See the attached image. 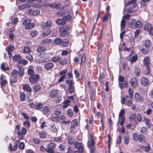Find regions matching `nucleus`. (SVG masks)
<instances>
[{"label": "nucleus", "mask_w": 153, "mask_h": 153, "mask_svg": "<svg viewBox=\"0 0 153 153\" xmlns=\"http://www.w3.org/2000/svg\"><path fill=\"white\" fill-rule=\"evenodd\" d=\"M68 69H65L60 71L59 74L61 76L58 80V82L60 83L64 81L65 79V83L68 84V91L70 94H72L75 91V86L74 84V82L73 79V76L72 72L67 73Z\"/></svg>", "instance_id": "nucleus-1"}, {"label": "nucleus", "mask_w": 153, "mask_h": 153, "mask_svg": "<svg viewBox=\"0 0 153 153\" xmlns=\"http://www.w3.org/2000/svg\"><path fill=\"white\" fill-rule=\"evenodd\" d=\"M53 22L50 20H48L42 24V32L44 36H47L50 34L51 31L50 28Z\"/></svg>", "instance_id": "nucleus-2"}, {"label": "nucleus", "mask_w": 153, "mask_h": 153, "mask_svg": "<svg viewBox=\"0 0 153 153\" xmlns=\"http://www.w3.org/2000/svg\"><path fill=\"white\" fill-rule=\"evenodd\" d=\"M151 43L149 40H146L143 45L140 47L141 52L144 54H147L149 52V48L151 46Z\"/></svg>", "instance_id": "nucleus-3"}, {"label": "nucleus", "mask_w": 153, "mask_h": 153, "mask_svg": "<svg viewBox=\"0 0 153 153\" xmlns=\"http://www.w3.org/2000/svg\"><path fill=\"white\" fill-rule=\"evenodd\" d=\"M70 27L68 25L63 26L59 28V34L61 36L65 37L68 35L70 33Z\"/></svg>", "instance_id": "nucleus-4"}, {"label": "nucleus", "mask_w": 153, "mask_h": 153, "mask_svg": "<svg viewBox=\"0 0 153 153\" xmlns=\"http://www.w3.org/2000/svg\"><path fill=\"white\" fill-rule=\"evenodd\" d=\"M133 138L135 141H139L140 143H145L146 142V137L142 134L138 135L136 133H134Z\"/></svg>", "instance_id": "nucleus-5"}, {"label": "nucleus", "mask_w": 153, "mask_h": 153, "mask_svg": "<svg viewBox=\"0 0 153 153\" xmlns=\"http://www.w3.org/2000/svg\"><path fill=\"white\" fill-rule=\"evenodd\" d=\"M85 128L88 129V135L90 136L91 137V140H88L87 143V145L88 147L90 149L95 148L94 146L95 143L93 138V135L89 132V131L88 130V126L87 124L85 127Z\"/></svg>", "instance_id": "nucleus-6"}, {"label": "nucleus", "mask_w": 153, "mask_h": 153, "mask_svg": "<svg viewBox=\"0 0 153 153\" xmlns=\"http://www.w3.org/2000/svg\"><path fill=\"white\" fill-rule=\"evenodd\" d=\"M132 98L129 97V96L128 95H126L125 97H123L121 100V103L123 104H125V102L126 101V105L129 106H131L133 103V102L131 100Z\"/></svg>", "instance_id": "nucleus-7"}, {"label": "nucleus", "mask_w": 153, "mask_h": 153, "mask_svg": "<svg viewBox=\"0 0 153 153\" xmlns=\"http://www.w3.org/2000/svg\"><path fill=\"white\" fill-rule=\"evenodd\" d=\"M31 20L30 19H24L23 21L22 24L25 25V28L26 29H31L34 26V24L31 23Z\"/></svg>", "instance_id": "nucleus-8"}, {"label": "nucleus", "mask_w": 153, "mask_h": 153, "mask_svg": "<svg viewBox=\"0 0 153 153\" xmlns=\"http://www.w3.org/2000/svg\"><path fill=\"white\" fill-rule=\"evenodd\" d=\"M40 75L37 74H34L29 77V80L31 84L37 83L39 79Z\"/></svg>", "instance_id": "nucleus-9"}, {"label": "nucleus", "mask_w": 153, "mask_h": 153, "mask_svg": "<svg viewBox=\"0 0 153 153\" xmlns=\"http://www.w3.org/2000/svg\"><path fill=\"white\" fill-rule=\"evenodd\" d=\"M46 50L45 47L41 46L39 47L36 50V51L38 55L41 58H42L46 56Z\"/></svg>", "instance_id": "nucleus-10"}, {"label": "nucleus", "mask_w": 153, "mask_h": 153, "mask_svg": "<svg viewBox=\"0 0 153 153\" xmlns=\"http://www.w3.org/2000/svg\"><path fill=\"white\" fill-rule=\"evenodd\" d=\"M17 71L16 69H14L12 71L11 73V76L10 79V84L12 85V83L16 82L17 81Z\"/></svg>", "instance_id": "nucleus-11"}, {"label": "nucleus", "mask_w": 153, "mask_h": 153, "mask_svg": "<svg viewBox=\"0 0 153 153\" xmlns=\"http://www.w3.org/2000/svg\"><path fill=\"white\" fill-rule=\"evenodd\" d=\"M22 88L24 91L27 93V95H28L29 96L31 95L32 90L30 85L28 84H23L22 85Z\"/></svg>", "instance_id": "nucleus-12"}, {"label": "nucleus", "mask_w": 153, "mask_h": 153, "mask_svg": "<svg viewBox=\"0 0 153 153\" xmlns=\"http://www.w3.org/2000/svg\"><path fill=\"white\" fill-rule=\"evenodd\" d=\"M56 146V144L53 142L50 143L47 147V153H54L55 152V148Z\"/></svg>", "instance_id": "nucleus-13"}, {"label": "nucleus", "mask_w": 153, "mask_h": 153, "mask_svg": "<svg viewBox=\"0 0 153 153\" xmlns=\"http://www.w3.org/2000/svg\"><path fill=\"white\" fill-rule=\"evenodd\" d=\"M49 7L52 9H56L60 10V8L61 5V3L58 1L48 4Z\"/></svg>", "instance_id": "nucleus-14"}, {"label": "nucleus", "mask_w": 153, "mask_h": 153, "mask_svg": "<svg viewBox=\"0 0 153 153\" xmlns=\"http://www.w3.org/2000/svg\"><path fill=\"white\" fill-rule=\"evenodd\" d=\"M70 123L71 124L69 126L70 132L72 133L74 132L75 128L78 126L77 119H73Z\"/></svg>", "instance_id": "nucleus-15"}, {"label": "nucleus", "mask_w": 153, "mask_h": 153, "mask_svg": "<svg viewBox=\"0 0 153 153\" xmlns=\"http://www.w3.org/2000/svg\"><path fill=\"white\" fill-rule=\"evenodd\" d=\"M27 132L26 129L24 127H22L20 131H18L17 132L19 138L20 139H22L24 137L23 135H25Z\"/></svg>", "instance_id": "nucleus-16"}, {"label": "nucleus", "mask_w": 153, "mask_h": 153, "mask_svg": "<svg viewBox=\"0 0 153 153\" xmlns=\"http://www.w3.org/2000/svg\"><path fill=\"white\" fill-rule=\"evenodd\" d=\"M134 99L136 101L138 102L142 103L144 101V97L141 96L139 93L136 92L134 94Z\"/></svg>", "instance_id": "nucleus-17"}, {"label": "nucleus", "mask_w": 153, "mask_h": 153, "mask_svg": "<svg viewBox=\"0 0 153 153\" xmlns=\"http://www.w3.org/2000/svg\"><path fill=\"white\" fill-rule=\"evenodd\" d=\"M90 100L92 102L94 100V98L96 96V89L94 88H91L89 90Z\"/></svg>", "instance_id": "nucleus-18"}, {"label": "nucleus", "mask_w": 153, "mask_h": 153, "mask_svg": "<svg viewBox=\"0 0 153 153\" xmlns=\"http://www.w3.org/2000/svg\"><path fill=\"white\" fill-rule=\"evenodd\" d=\"M129 82L131 87L133 88H135L138 85V81L135 77H132L130 80Z\"/></svg>", "instance_id": "nucleus-19"}, {"label": "nucleus", "mask_w": 153, "mask_h": 153, "mask_svg": "<svg viewBox=\"0 0 153 153\" xmlns=\"http://www.w3.org/2000/svg\"><path fill=\"white\" fill-rule=\"evenodd\" d=\"M32 89L35 94H39L41 92L42 87L39 85L36 84L32 87Z\"/></svg>", "instance_id": "nucleus-20"}, {"label": "nucleus", "mask_w": 153, "mask_h": 153, "mask_svg": "<svg viewBox=\"0 0 153 153\" xmlns=\"http://www.w3.org/2000/svg\"><path fill=\"white\" fill-rule=\"evenodd\" d=\"M61 15H63V12H62ZM63 15L64 16V18L65 20L69 21L71 19V16L69 10L65 11L64 12Z\"/></svg>", "instance_id": "nucleus-21"}, {"label": "nucleus", "mask_w": 153, "mask_h": 153, "mask_svg": "<svg viewBox=\"0 0 153 153\" xmlns=\"http://www.w3.org/2000/svg\"><path fill=\"white\" fill-rule=\"evenodd\" d=\"M150 59L149 56H145L143 61V64L145 66H149L151 64L150 63Z\"/></svg>", "instance_id": "nucleus-22"}, {"label": "nucleus", "mask_w": 153, "mask_h": 153, "mask_svg": "<svg viewBox=\"0 0 153 153\" xmlns=\"http://www.w3.org/2000/svg\"><path fill=\"white\" fill-rule=\"evenodd\" d=\"M18 71L17 72V75L19 77H22L24 74V69L23 67L19 66H17Z\"/></svg>", "instance_id": "nucleus-23"}, {"label": "nucleus", "mask_w": 153, "mask_h": 153, "mask_svg": "<svg viewBox=\"0 0 153 153\" xmlns=\"http://www.w3.org/2000/svg\"><path fill=\"white\" fill-rule=\"evenodd\" d=\"M34 67L32 65H30L28 67L27 72L29 76L35 74L34 70Z\"/></svg>", "instance_id": "nucleus-24"}, {"label": "nucleus", "mask_w": 153, "mask_h": 153, "mask_svg": "<svg viewBox=\"0 0 153 153\" xmlns=\"http://www.w3.org/2000/svg\"><path fill=\"white\" fill-rule=\"evenodd\" d=\"M140 82L144 86H147L149 83V79L145 77H142L140 79Z\"/></svg>", "instance_id": "nucleus-25"}, {"label": "nucleus", "mask_w": 153, "mask_h": 153, "mask_svg": "<svg viewBox=\"0 0 153 153\" xmlns=\"http://www.w3.org/2000/svg\"><path fill=\"white\" fill-rule=\"evenodd\" d=\"M54 66V64L52 62H48L45 64L44 68L47 71H48L53 68Z\"/></svg>", "instance_id": "nucleus-26"}, {"label": "nucleus", "mask_w": 153, "mask_h": 153, "mask_svg": "<svg viewBox=\"0 0 153 153\" xmlns=\"http://www.w3.org/2000/svg\"><path fill=\"white\" fill-rule=\"evenodd\" d=\"M143 122L145 123L147 128H149L151 127V124L150 120L146 117H144Z\"/></svg>", "instance_id": "nucleus-27"}, {"label": "nucleus", "mask_w": 153, "mask_h": 153, "mask_svg": "<svg viewBox=\"0 0 153 153\" xmlns=\"http://www.w3.org/2000/svg\"><path fill=\"white\" fill-rule=\"evenodd\" d=\"M21 59V56L19 54H17L13 56V60L15 62H17L19 64Z\"/></svg>", "instance_id": "nucleus-28"}, {"label": "nucleus", "mask_w": 153, "mask_h": 153, "mask_svg": "<svg viewBox=\"0 0 153 153\" xmlns=\"http://www.w3.org/2000/svg\"><path fill=\"white\" fill-rule=\"evenodd\" d=\"M58 92L56 90H52L49 94V96L51 98H54L58 96Z\"/></svg>", "instance_id": "nucleus-29"}, {"label": "nucleus", "mask_w": 153, "mask_h": 153, "mask_svg": "<svg viewBox=\"0 0 153 153\" xmlns=\"http://www.w3.org/2000/svg\"><path fill=\"white\" fill-rule=\"evenodd\" d=\"M70 4L69 0L67 3L64 1V4L62 5V6H61V7L60 8V11H62L67 9L70 6Z\"/></svg>", "instance_id": "nucleus-30"}, {"label": "nucleus", "mask_w": 153, "mask_h": 153, "mask_svg": "<svg viewBox=\"0 0 153 153\" xmlns=\"http://www.w3.org/2000/svg\"><path fill=\"white\" fill-rule=\"evenodd\" d=\"M3 76L2 74L0 77V84L1 86H4L8 82L6 79H4Z\"/></svg>", "instance_id": "nucleus-31"}, {"label": "nucleus", "mask_w": 153, "mask_h": 153, "mask_svg": "<svg viewBox=\"0 0 153 153\" xmlns=\"http://www.w3.org/2000/svg\"><path fill=\"white\" fill-rule=\"evenodd\" d=\"M42 112L45 114L49 115L51 114L49 108L48 106H45L42 109Z\"/></svg>", "instance_id": "nucleus-32"}, {"label": "nucleus", "mask_w": 153, "mask_h": 153, "mask_svg": "<svg viewBox=\"0 0 153 153\" xmlns=\"http://www.w3.org/2000/svg\"><path fill=\"white\" fill-rule=\"evenodd\" d=\"M134 73L136 77L139 76L141 74V72L140 69L138 67H134Z\"/></svg>", "instance_id": "nucleus-33"}, {"label": "nucleus", "mask_w": 153, "mask_h": 153, "mask_svg": "<svg viewBox=\"0 0 153 153\" xmlns=\"http://www.w3.org/2000/svg\"><path fill=\"white\" fill-rule=\"evenodd\" d=\"M144 74L145 75L149 76H150L152 75L151 68L150 66H146V69L144 71Z\"/></svg>", "instance_id": "nucleus-34"}, {"label": "nucleus", "mask_w": 153, "mask_h": 153, "mask_svg": "<svg viewBox=\"0 0 153 153\" xmlns=\"http://www.w3.org/2000/svg\"><path fill=\"white\" fill-rule=\"evenodd\" d=\"M71 102V101L70 100L67 99L65 100L63 103V105L62 107L63 108H66L68 107L70 105V103Z\"/></svg>", "instance_id": "nucleus-35"}, {"label": "nucleus", "mask_w": 153, "mask_h": 153, "mask_svg": "<svg viewBox=\"0 0 153 153\" xmlns=\"http://www.w3.org/2000/svg\"><path fill=\"white\" fill-rule=\"evenodd\" d=\"M153 26L150 23L146 22L144 25V30L147 31H149Z\"/></svg>", "instance_id": "nucleus-36"}, {"label": "nucleus", "mask_w": 153, "mask_h": 153, "mask_svg": "<svg viewBox=\"0 0 153 153\" xmlns=\"http://www.w3.org/2000/svg\"><path fill=\"white\" fill-rule=\"evenodd\" d=\"M67 139L68 143L71 145L73 144L75 141V139L71 136H69L67 137Z\"/></svg>", "instance_id": "nucleus-37"}, {"label": "nucleus", "mask_w": 153, "mask_h": 153, "mask_svg": "<svg viewBox=\"0 0 153 153\" xmlns=\"http://www.w3.org/2000/svg\"><path fill=\"white\" fill-rule=\"evenodd\" d=\"M56 23L59 25H64L66 24V22L64 19H58L56 20Z\"/></svg>", "instance_id": "nucleus-38"}, {"label": "nucleus", "mask_w": 153, "mask_h": 153, "mask_svg": "<svg viewBox=\"0 0 153 153\" xmlns=\"http://www.w3.org/2000/svg\"><path fill=\"white\" fill-rule=\"evenodd\" d=\"M125 120V116H123V117H119L118 123H119L121 126H123L124 124Z\"/></svg>", "instance_id": "nucleus-39"}, {"label": "nucleus", "mask_w": 153, "mask_h": 153, "mask_svg": "<svg viewBox=\"0 0 153 153\" xmlns=\"http://www.w3.org/2000/svg\"><path fill=\"white\" fill-rule=\"evenodd\" d=\"M19 100L20 101H24L26 100V95L24 92H20Z\"/></svg>", "instance_id": "nucleus-40"}, {"label": "nucleus", "mask_w": 153, "mask_h": 153, "mask_svg": "<svg viewBox=\"0 0 153 153\" xmlns=\"http://www.w3.org/2000/svg\"><path fill=\"white\" fill-rule=\"evenodd\" d=\"M59 150L61 152H64L66 149V147L65 145L61 144L59 145L58 147Z\"/></svg>", "instance_id": "nucleus-41"}, {"label": "nucleus", "mask_w": 153, "mask_h": 153, "mask_svg": "<svg viewBox=\"0 0 153 153\" xmlns=\"http://www.w3.org/2000/svg\"><path fill=\"white\" fill-rule=\"evenodd\" d=\"M14 49V46L12 44L5 48V50L7 52H13Z\"/></svg>", "instance_id": "nucleus-42"}, {"label": "nucleus", "mask_w": 153, "mask_h": 153, "mask_svg": "<svg viewBox=\"0 0 153 153\" xmlns=\"http://www.w3.org/2000/svg\"><path fill=\"white\" fill-rule=\"evenodd\" d=\"M68 62L67 59L66 58H64L60 60L59 63L61 65L63 66L67 64Z\"/></svg>", "instance_id": "nucleus-43"}, {"label": "nucleus", "mask_w": 153, "mask_h": 153, "mask_svg": "<svg viewBox=\"0 0 153 153\" xmlns=\"http://www.w3.org/2000/svg\"><path fill=\"white\" fill-rule=\"evenodd\" d=\"M62 40L60 38H56L53 41L54 43L57 45H61Z\"/></svg>", "instance_id": "nucleus-44"}, {"label": "nucleus", "mask_w": 153, "mask_h": 153, "mask_svg": "<svg viewBox=\"0 0 153 153\" xmlns=\"http://www.w3.org/2000/svg\"><path fill=\"white\" fill-rule=\"evenodd\" d=\"M61 59V58L60 56L58 55H56V56H54L51 59V60L55 62H59L60 60Z\"/></svg>", "instance_id": "nucleus-45"}, {"label": "nucleus", "mask_w": 153, "mask_h": 153, "mask_svg": "<svg viewBox=\"0 0 153 153\" xmlns=\"http://www.w3.org/2000/svg\"><path fill=\"white\" fill-rule=\"evenodd\" d=\"M50 129L52 132L56 133H57L58 132V130L54 124L51 125Z\"/></svg>", "instance_id": "nucleus-46"}, {"label": "nucleus", "mask_w": 153, "mask_h": 153, "mask_svg": "<svg viewBox=\"0 0 153 153\" xmlns=\"http://www.w3.org/2000/svg\"><path fill=\"white\" fill-rule=\"evenodd\" d=\"M39 137L41 138H45L47 136V134L44 131H40L39 133Z\"/></svg>", "instance_id": "nucleus-47"}, {"label": "nucleus", "mask_w": 153, "mask_h": 153, "mask_svg": "<svg viewBox=\"0 0 153 153\" xmlns=\"http://www.w3.org/2000/svg\"><path fill=\"white\" fill-rule=\"evenodd\" d=\"M69 42L68 39L62 40L61 45L64 47H67L69 44Z\"/></svg>", "instance_id": "nucleus-48"}, {"label": "nucleus", "mask_w": 153, "mask_h": 153, "mask_svg": "<svg viewBox=\"0 0 153 153\" xmlns=\"http://www.w3.org/2000/svg\"><path fill=\"white\" fill-rule=\"evenodd\" d=\"M40 13V11L38 9H36L34 10H31L30 12V13L32 16H36L39 14Z\"/></svg>", "instance_id": "nucleus-49"}, {"label": "nucleus", "mask_w": 153, "mask_h": 153, "mask_svg": "<svg viewBox=\"0 0 153 153\" xmlns=\"http://www.w3.org/2000/svg\"><path fill=\"white\" fill-rule=\"evenodd\" d=\"M52 40L50 39H45L42 40L41 41V43L42 44L46 45L48 44L51 43Z\"/></svg>", "instance_id": "nucleus-50"}, {"label": "nucleus", "mask_w": 153, "mask_h": 153, "mask_svg": "<svg viewBox=\"0 0 153 153\" xmlns=\"http://www.w3.org/2000/svg\"><path fill=\"white\" fill-rule=\"evenodd\" d=\"M142 27V22L139 20L137 21L135 24V27L136 28H140Z\"/></svg>", "instance_id": "nucleus-51"}, {"label": "nucleus", "mask_w": 153, "mask_h": 153, "mask_svg": "<svg viewBox=\"0 0 153 153\" xmlns=\"http://www.w3.org/2000/svg\"><path fill=\"white\" fill-rule=\"evenodd\" d=\"M86 61V58L85 54H83L82 57L80 59V65H82L83 63H84Z\"/></svg>", "instance_id": "nucleus-52"}, {"label": "nucleus", "mask_w": 153, "mask_h": 153, "mask_svg": "<svg viewBox=\"0 0 153 153\" xmlns=\"http://www.w3.org/2000/svg\"><path fill=\"white\" fill-rule=\"evenodd\" d=\"M104 116L103 114H101V124L102 126V128L104 130L105 128L104 125Z\"/></svg>", "instance_id": "nucleus-53"}, {"label": "nucleus", "mask_w": 153, "mask_h": 153, "mask_svg": "<svg viewBox=\"0 0 153 153\" xmlns=\"http://www.w3.org/2000/svg\"><path fill=\"white\" fill-rule=\"evenodd\" d=\"M31 51L30 48L27 46L24 47L23 50V53H29Z\"/></svg>", "instance_id": "nucleus-54"}, {"label": "nucleus", "mask_w": 153, "mask_h": 153, "mask_svg": "<svg viewBox=\"0 0 153 153\" xmlns=\"http://www.w3.org/2000/svg\"><path fill=\"white\" fill-rule=\"evenodd\" d=\"M136 115L134 113H131L128 117V119L130 121H131L132 120H134L136 117Z\"/></svg>", "instance_id": "nucleus-55"}, {"label": "nucleus", "mask_w": 153, "mask_h": 153, "mask_svg": "<svg viewBox=\"0 0 153 153\" xmlns=\"http://www.w3.org/2000/svg\"><path fill=\"white\" fill-rule=\"evenodd\" d=\"M137 121L139 123L142 122V116L140 113H138L136 116Z\"/></svg>", "instance_id": "nucleus-56"}, {"label": "nucleus", "mask_w": 153, "mask_h": 153, "mask_svg": "<svg viewBox=\"0 0 153 153\" xmlns=\"http://www.w3.org/2000/svg\"><path fill=\"white\" fill-rule=\"evenodd\" d=\"M126 21L124 19H123L121 20V27L122 30H124L126 27Z\"/></svg>", "instance_id": "nucleus-57"}, {"label": "nucleus", "mask_w": 153, "mask_h": 153, "mask_svg": "<svg viewBox=\"0 0 153 153\" xmlns=\"http://www.w3.org/2000/svg\"><path fill=\"white\" fill-rule=\"evenodd\" d=\"M38 34V32L36 30H32L30 33V35L32 37H35Z\"/></svg>", "instance_id": "nucleus-58"}, {"label": "nucleus", "mask_w": 153, "mask_h": 153, "mask_svg": "<svg viewBox=\"0 0 153 153\" xmlns=\"http://www.w3.org/2000/svg\"><path fill=\"white\" fill-rule=\"evenodd\" d=\"M147 126L146 127H143L140 130V132L143 134H146L148 132L147 128Z\"/></svg>", "instance_id": "nucleus-59"}, {"label": "nucleus", "mask_w": 153, "mask_h": 153, "mask_svg": "<svg viewBox=\"0 0 153 153\" xmlns=\"http://www.w3.org/2000/svg\"><path fill=\"white\" fill-rule=\"evenodd\" d=\"M42 107V104L41 102H39L36 105L35 109L36 110H39L41 109Z\"/></svg>", "instance_id": "nucleus-60"}, {"label": "nucleus", "mask_w": 153, "mask_h": 153, "mask_svg": "<svg viewBox=\"0 0 153 153\" xmlns=\"http://www.w3.org/2000/svg\"><path fill=\"white\" fill-rule=\"evenodd\" d=\"M32 140L33 142L36 144H39L41 142L40 139L37 138H33Z\"/></svg>", "instance_id": "nucleus-61"}, {"label": "nucleus", "mask_w": 153, "mask_h": 153, "mask_svg": "<svg viewBox=\"0 0 153 153\" xmlns=\"http://www.w3.org/2000/svg\"><path fill=\"white\" fill-rule=\"evenodd\" d=\"M130 140V137L128 135H126L124 137V142L126 144L129 143Z\"/></svg>", "instance_id": "nucleus-62"}, {"label": "nucleus", "mask_w": 153, "mask_h": 153, "mask_svg": "<svg viewBox=\"0 0 153 153\" xmlns=\"http://www.w3.org/2000/svg\"><path fill=\"white\" fill-rule=\"evenodd\" d=\"M23 124L25 127H26L27 128H29L30 126V122L27 120H26L25 121Z\"/></svg>", "instance_id": "nucleus-63"}, {"label": "nucleus", "mask_w": 153, "mask_h": 153, "mask_svg": "<svg viewBox=\"0 0 153 153\" xmlns=\"http://www.w3.org/2000/svg\"><path fill=\"white\" fill-rule=\"evenodd\" d=\"M62 112V110L61 109L56 108L54 111L55 114L56 115H59Z\"/></svg>", "instance_id": "nucleus-64"}]
</instances>
